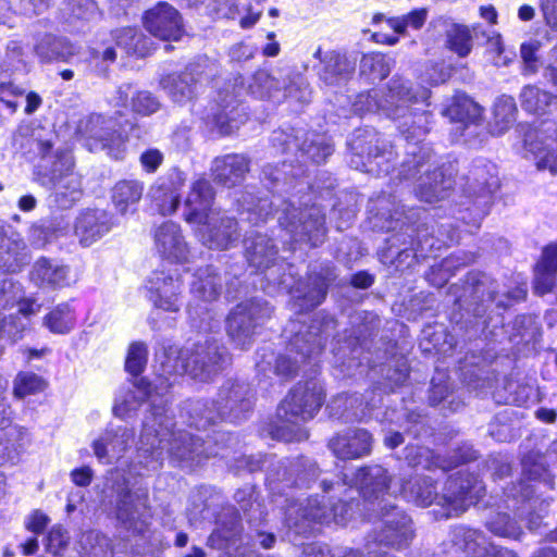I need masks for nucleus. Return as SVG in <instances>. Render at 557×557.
I'll return each mask as SVG.
<instances>
[{
    "mask_svg": "<svg viewBox=\"0 0 557 557\" xmlns=\"http://www.w3.org/2000/svg\"><path fill=\"white\" fill-rule=\"evenodd\" d=\"M516 132L525 152L532 154L536 168L557 175V114L542 120L537 125L518 123Z\"/></svg>",
    "mask_w": 557,
    "mask_h": 557,
    "instance_id": "obj_25",
    "label": "nucleus"
},
{
    "mask_svg": "<svg viewBox=\"0 0 557 557\" xmlns=\"http://www.w3.org/2000/svg\"><path fill=\"white\" fill-rule=\"evenodd\" d=\"M349 324L350 327L344 330L343 345L362 347L370 350V344L379 330V317L371 311L357 312L350 315Z\"/></svg>",
    "mask_w": 557,
    "mask_h": 557,
    "instance_id": "obj_52",
    "label": "nucleus"
},
{
    "mask_svg": "<svg viewBox=\"0 0 557 557\" xmlns=\"http://www.w3.org/2000/svg\"><path fill=\"white\" fill-rule=\"evenodd\" d=\"M259 180L272 197L261 196L252 185L235 191L232 209L238 219L255 226L275 221L292 242L320 247L327 228L325 214L315 200L332 198L337 178L325 170H317L311 178V170L306 164L277 162L264 164Z\"/></svg>",
    "mask_w": 557,
    "mask_h": 557,
    "instance_id": "obj_3",
    "label": "nucleus"
},
{
    "mask_svg": "<svg viewBox=\"0 0 557 557\" xmlns=\"http://www.w3.org/2000/svg\"><path fill=\"white\" fill-rule=\"evenodd\" d=\"M375 274L369 270H358L338 281L343 295L350 301L360 304L368 297V290L375 283Z\"/></svg>",
    "mask_w": 557,
    "mask_h": 557,
    "instance_id": "obj_64",
    "label": "nucleus"
},
{
    "mask_svg": "<svg viewBox=\"0 0 557 557\" xmlns=\"http://www.w3.org/2000/svg\"><path fill=\"white\" fill-rule=\"evenodd\" d=\"M451 548L465 557H519L513 549L486 542L484 535L467 525H456L449 533Z\"/></svg>",
    "mask_w": 557,
    "mask_h": 557,
    "instance_id": "obj_33",
    "label": "nucleus"
},
{
    "mask_svg": "<svg viewBox=\"0 0 557 557\" xmlns=\"http://www.w3.org/2000/svg\"><path fill=\"white\" fill-rule=\"evenodd\" d=\"M358 61V53L331 52L322 61L320 79L329 86H342L352 78Z\"/></svg>",
    "mask_w": 557,
    "mask_h": 557,
    "instance_id": "obj_51",
    "label": "nucleus"
},
{
    "mask_svg": "<svg viewBox=\"0 0 557 557\" xmlns=\"http://www.w3.org/2000/svg\"><path fill=\"white\" fill-rule=\"evenodd\" d=\"M374 438L363 428L348 429L336 433L327 442V448L338 460L346 461L369 456L373 449Z\"/></svg>",
    "mask_w": 557,
    "mask_h": 557,
    "instance_id": "obj_40",
    "label": "nucleus"
},
{
    "mask_svg": "<svg viewBox=\"0 0 557 557\" xmlns=\"http://www.w3.org/2000/svg\"><path fill=\"white\" fill-rule=\"evenodd\" d=\"M216 190L205 174L194 180L184 199V218L189 224L201 223L213 213Z\"/></svg>",
    "mask_w": 557,
    "mask_h": 557,
    "instance_id": "obj_39",
    "label": "nucleus"
},
{
    "mask_svg": "<svg viewBox=\"0 0 557 557\" xmlns=\"http://www.w3.org/2000/svg\"><path fill=\"white\" fill-rule=\"evenodd\" d=\"M180 414L184 422L197 431H209L221 421L213 399L187 398L180 405Z\"/></svg>",
    "mask_w": 557,
    "mask_h": 557,
    "instance_id": "obj_49",
    "label": "nucleus"
},
{
    "mask_svg": "<svg viewBox=\"0 0 557 557\" xmlns=\"http://www.w3.org/2000/svg\"><path fill=\"white\" fill-rule=\"evenodd\" d=\"M187 357L181 359L180 357H173L163 352L162 360L158 369V381L160 388L153 385L152 394L166 395L169 397V408H172V396L170 389L175 384L180 383V380L184 379V374H187Z\"/></svg>",
    "mask_w": 557,
    "mask_h": 557,
    "instance_id": "obj_59",
    "label": "nucleus"
},
{
    "mask_svg": "<svg viewBox=\"0 0 557 557\" xmlns=\"http://www.w3.org/2000/svg\"><path fill=\"white\" fill-rule=\"evenodd\" d=\"M33 147L39 156L35 175L41 186H49L74 173V159L67 149H54L51 139L35 138Z\"/></svg>",
    "mask_w": 557,
    "mask_h": 557,
    "instance_id": "obj_30",
    "label": "nucleus"
},
{
    "mask_svg": "<svg viewBox=\"0 0 557 557\" xmlns=\"http://www.w3.org/2000/svg\"><path fill=\"white\" fill-rule=\"evenodd\" d=\"M442 113L455 126V133L465 141L472 137H485L483 131L484 109L463 91H457Z\"/></svg>",
    "mask_w": 557,
    "mask_h": 557,
    "instance_id": "obj_28",
    "label": "nucleus"
},
{
    "mask_svg": "<svg viewBox=\"0 0 557 557\" xmlns=\"http://www.w3.org/2000/svg\"><path fill=\"white\" fill-rule=\"evenodd\" d=\"M460 207L461 200L456 201L451 209L454 216L435 224L422 208L406 212L389 193L371 197L367 205L370 227L374 232L391 233L377 249L380 262L389 269V273L403 274L417 263L419 256L425 257L442 246L458 245L463 233L459 223L474 228L481 226L458 219Z\"/></svg>",
    "mask_w": 557,
    "mask_h": 557,
    "instance_id": "obj_5",
    "label": "nucleus"
},
{
    "mask_svg": "<svg viewBox=\"0 0 557 557\" xmlns=\"http://www.w3.org/2000/svg\"><path fill=\"white\" fill-rule=\"evenodd\" d=\"M532 290L543 297L557 286V239L545 245L533 268Z\"/></svg>",
    "mask_w": 557,
    "mask_h": 557,
    "instance_id": "obj_50",
    "label": "nucleus"
},
{
    "mask_svg": "<svg viewBox=\"0 0 557 557\" xmlns=\"http://www.w3.org/2000/svg\"><path fill=\"white\" fill-rule=\"evenodd\" d=\"M478 256L472 251L458 249L434 264L425 272V280L431 286L444 287L460 268L475 262Z\"/></svg>",
    "mask_w": 557,
    "mask_h": 557,
    "instance_id": "obj_54",
    "label": "nucleus"
},
{
    "mask_svg": "<svg viewBox=\"0 0 557 557\" xmlns=\"http://www.w3.org/2000/svg\"><path fill=\"white\" fill-rule=\"evenodd\" d=\"M141 403L125 397L122 403H115L112 411L119 418L120 423L110 422L100 437L94 440L91 448L95 456L101 462L110 463L112 459L119 458L134 441V428L128 426V420L137 416L138 411L145 413V406Z\"/></svg>",
    "mask_w": 557,
    "mask_h": 557,
    "instance_id": "obj_22",
    "label": "nucleus"
},
{
    "mask_svg": "<svg viewBox=\"0 0 557 557\" xmlns=\"http://www.w3.org/2000/svg\"><path fill=\"white\" fill-rule=\"evenodd\" d=\"M115 106L129 109L133 115L121 111L108 116L91 113L78 122L76 132L85 138V146L91 152L104 151L113 160H123L128 136L136 126L134 115L150 116L162 108V103L149 90L122 84L116 90Z\"/></svg>",
    "mask_w": 557,
    "mask_h": 557,
    "instance_id": "obj_11",
    "label": "nucleus"
},
{
    "mask_svg": "<svg viewBox=\"0 0 557 557\" xmlns=\"http://www.w3.org/2000/svg\"><path fill=\"white\" fill-rule=\"evenodd\" d=\"M186 180V173L173 166L150 187L148 196L161 214H173L181 207L182 188Z\"/></svg>",
    "mask_w": 557,
    "mask_h": 557,
    "instance_id": "obj_36",
    "label": "nucleus"
},
{
    "mask_svg": "<svg viewBox=\"0 0 557 557\" xmlns=\"http://www.w3.org/2000/svg\"><path fill=\"white\" fill-rule=\"evenodd\" d=\"M195 224L202 244L210 249L227 250L240 237L238 220L234 216L212 213L205 222Z\"/></svg>",
    "mask_w": 557,
    "mask_h": 557,
    "instance_id": "obj_38",
    "label": "nucleus"
},
{
    "mask_svg": "<svg viewBox=\"0 0 557 557\" xmlns=\"http://www.w3.org/2000/svg\"><path fill=\"white\" fill-rule=\"evenodd\" d=\"M399 408H389L385 412V421L404 430L408 437L417 441H426L435 433L432 417L425 408H408L405 397L399 398Z\"/></svg>",
    "mask_w": 557,
    "mask_h": 557,
    "instance_id": "obj_35",
    "label": "nucleus"
},
{
    "mask_svg": "<svg viewBox=\"0 0 557 557\" xmlns=\"http://www.w3.org/2000/svg\"><path fill=\"white\" fill-rule=\"evenodd\" d=\"M371 511L358 516L361 519H375V527L369 537L379 544L397 550L406 549L414 537L411 517L396 502L375 503Z\"/></svg>",
    "mask_w": 557,
    "mask_h": 557,
    "instance_id": "obj_20",
    "label": "nucleus"
},
{
    "mask_svg": "<svg viewBox=\"0 0 557 557\" xmlns=\"http://www.w3.org/2000/svg\"><path fill=\"white\" fill-rule=\"evenodd\" d=\"M246 94L260 100L280 101L282 98L295 113H300L311 99L308 79L299 72L289 73L281 81L259 70L250 77L247 89L245 78L238 74L215 91L212 120L221 135H231L247 122L249 107L244 99Z\"/></svg>",
    "mask_w": 557,
    "mask_h": 557,
    "instance_id": "obj_8",
    "label": "nucleus"
},
{
    "mask_svg": "<svg viewBox=\"0 0 557 557\" xmlns=\"http://www.w3.org/2000/svg\"><path fill=\"white\" fill-rule=\"evenodd\" d=\"M274 306L263 297L252 296L238 302L225 318V331L236 348L248 350L258 330L271 319Z\"/></svg>",
    "mask_w": 557,
    "mask_h": 557,
    "instance_id": "obj_21",
    "label": "nucleus"
},
{
    "mask_svg": "<svg viewBox=\"0 0 557 557\" xmlns=\"http://www.w3.org/2000/svg\"><path fill=\"white\" fill-rule=\"evenodd\" d=\"M115 225V216L111 211L100 208H86L75 219L74 232L84 247L107 235Z\"/></svg>",
    "mask_w": 557,
    "mask_h": 557,
    "instance_id": "obj_42",
    "label": "nucleus"
},
{
    "mask_svg": "<svg viewBox=\"0 0 557 557\" xmlns=\"http://www.w3.org/2000/svg\"><path fill=\"white\" fill-rule=\"evenodd\" d=\"M339 271L329 259H317L308 263L307 283L293 296L296 314L284 329L288 338L286 352L273 357L274 373L283 380L294 379L301 366L308 367V377L298 382L278 404L275 419L269 423L273 440L290 442L298 425L314 418L325 401V388L321 380L319 358L326 343L338 326L334 314L318 308L330 289L338 287Z\"/></svg>",
    "mask_w": 557,
    "mask_h": 557,
    "instance_id": "obj_2",
    "label": "nucleus"
},
{
    "mask_svg": "<svg viewBox=\"0 0 557 557\" xmlns=\"http://www.w3.org/2000/svg\"><path fill=\"white\" fill-rule=\"evenodd\" d=\"M100 15L95 0H64L61 8V18L65 30L72 34L84 33V27L96 21Z\"/></svg>",
    "mask_w": 557,
    "mask_h": 557,
    "instance_id": "obj_55",
    "label": "nucleus"
},
{
    "mask_svg": "<svg viewBox=\"0 0 557 557\" xmlns=\"http://www.w3.org/2000/svg\"><path fill=\"white\" fill-rule=\"evenodd\" d=\"M520 465V479L504 488L506 508L517 515L523 513L525 505L531 507V502L536 497L539 487L555 488V474L546 454L537 449L528 450L522 455Z\"/></svg>",
    "mask_w": 557,
    "mask_h": 557,
    "instance_id": "obj_19",
    "label": "nucleus"
},
{
    "mask_svg": "<svg viewBox=\"0 0 557 557\" xmlns=\"http://www.w3.org/2000/svg\"><path fill=\"white\" fill-rule=\"evenodd\" d=\"M478 472L461 469L451 474L445 484V493L437 491V481L429 475L418 474L403 478L401 496L420 507L433 504L454 507L463 512L470 506H478L485 496L483 478L503 480L512 473V458L505 453H491L478 465Z\"/></svg>",
    "mask_w": 557,
    "mask_h": 557,
    "instance_id": "obj_9",
    "label": "nucleus"
},
{
    "mask_svg": "<svg viewBox=\"0 0 557 557\" xmlns=\"http://www.w3.org/2000/svg\"><path fill=\"white\" fill-rule=\"evenodd\" d=\"M169 397L157 396L141 420V430L134 460V474L116 472L104 494V505L120 529L132 535H144L149 529V495L144 475L158 471L165 450L180 461H194L201 454L205 438L176 430V419L169 408Z\"/></svg>",
    "mask_w": 557,
    "mask_h": 557,
    "instance_id": "obj_4",
    "label": "nucleus"
},
{
    "mask_svg": "<svg viewBox=\"0 0 557 557\" xmlns=\"http://www.w3.org/2000/svg\"><path fill=\"white\" fill-rule=\"evenodd\" d=\"M148 346L141 341L132 342L128 346L124 369L133 377V391H129L125 397L131 400L141 403L145 406V412L149 411V405L158 394H152L153 384L143 373L148 362Z\"/></svg>",
    "mask_w": 557,
    "mask_h": 557,
    "instance_id": "obj_31",
    "label": "nucleus"
},
{
    "mask_svg": "<svg viewBox=\"0 0 557 557\" xmlns=\"http://www.w3.org/2000/svg\"><path fill=\"white\" fill-rule=\"evenodd\" d=\"M467 391L451 380L447 371L436 369L428 388V404L442 416L448 417L466 406Z\"/></svg>",
    "mask_w": 557,
    "mask_h": 557,
    "instance_id": "obj_32",
    "label": "nucleus"
},
{
    "mask_svg": "<svg viewBox=\"0 0 557 557\" xmlns=\"http://www.w3.org/2000/svg\"><path fill=\"white\" fill-rule=\"evenodd\" d=\"M143 24L148 33L168 44L165 51H171V41H180L186 34L183 16L172 4L159 1L143 14Z\"/></svg>",
    "mask_w": 557,
    "mask_h": 557,
    "instance_id": "obj_29",
    "label": "nucleus"
},
{
    "mask_svg": "<svg viewBox=\"0 0 557 557\" xmlns=\"http://www.w3.org/2000/svg\"><path fill=\"white\" fill-rule=\"evenodd\" d=\"M154 243L160 256L171 264L183 265L188 261L189 249L180 224L163 222L156 230Z\"/></svg>",
    "mask_w": 557,
    "mask_h": 557,
    "instance_id": "obj_43",
    "label": "nucleus"
},
{
    "mask_svg": "<svg viewBox=\"0 0 557 557\" xmlns=\"http://www.w3.org/2000/svg\"><path fill=\"white\" fill-rule=\"evenodd\" d=\"M480 453L469 442L458 444L448 455H440L428 446L408 444L404 447L397 459L413 470L435 471L443 473L453 471L457 467L469 465L479 460Z\"/></svg>",
    "mask_w": 557,
    "mask_h": 557,
    "instance_id": "obj_23",
    "label": "nucleus"
},
{
    "mask_svg": "<svg viewBox=\"0 0 557 557\" xmlns=\"http://www.w3.org/2000/svg\"><path fill=\"white\" fill-rule=\"evenodd\" d=\"M349 165L361 172L387 175L395 170L392 163L394 146L386 136L371 125L355 128L347 137Z\"/></svg>",
    "mask_w": 557,
    "mask_h": 557,
    "instance_id": "obj_18",
    "label": "nucleus"
},
{
    "mask_svg": "<svg viewBox=\"0 0 557 557\" xmlns=\"http://www.w3.org/2000/svg\"><path fill=\"white\" fill-rule=\"evenodd\" d=\"M113 39L117 48L129 57L146 58L154 49L151 36L146 35L137 27H123L113 33Z\"/></svg>",
    "mask_w": 557,
    "mask_h": 557,
    "instance_id": "obj_60",
    "label": "nucleus"
},
{
    "mask_svg": "<svg viewBox=\"0 0 557 557\" xmlns=\"http://www.w3.org/2000/svg\"><path fill=\"white\" fill-rule=\"evenodd\" d=\"M493 122L490 124V132L493 136L504 135L517 121L518 107L516 99L503 94L495 98L493 108Z\"/></svg>",
    "mask_w": 557,
    "mask_h": 557,
    "instance_id": "obj_62",
    "label": "nucleus"
},
{
    "mask_svg": "<svg viewBox=\"0 0 557 557\" xmlns=\"http://www.w3.org/2000/svg\"><path fill=\"white\" fill-rule=\"evenodd\" d=\"M448 293L454 297V304L448 313L451 332L448 331V327L444 324H426L421 331L420 348L424 354H433L437 355L438 357L449 356L453 355L456 350H459V354H462V357H459L457 362L462 382L474 388L484 386L486 383L483 382V379H476L472 381L470 380V376L467 377V375L462 373L461 363L466 358L465 341L462 336L463 331L457 330V324L451 321V314L457 307L458 299L450 293V287L448 288Z\"/></svg>",
    "mask_w": 557,
    "mask_h": 557,
    "instance_id": "obj_24",
    "label": "nucleus"
},
{
    "mask_svg": "<svg viewBox=\"0 0 557 557\" xmlns=\"http://www.w3.org/2000/svg\"><path fill=\"white\" fill-rule=\"evenodd\" d=\"M409 377L410 368L408 359L406 358V376L401 382H394L393 377L387 380L384 375H382V379L377 377V382L369 381L372 388L371 391H367L366 394H362L363 406L361 408L366 413L363 422L372 418H382L385 420V412L389 410V408H398L397 406L392 405L389 395L395 394L396 388L404 386L408 382Z\"/></svg>",
    "mask_w": 557,
    "mask_h": 557,
    "instance_id": "obj_41",
    "label": "nucleus"
},
{
    "mask_svg": "<svg viewBox=\"0 0 557 557\" xmlns=\"http://www.w3.org/2000/svg\"><path fill=\"white\" fill-rule=\"evenodd\" d=\"M184 281L178 269L156 270L147 280L145 296L153 304L154 308L174 312L178 310L177 299L181 283Z\"/></svg>",
    "mask_w": 557,
    "mask_h": 557,
    "instance_id": "obj_34",
    "label": "nucleus"
},
{
    "mask_svg": "<svg viewBox=\"0 0 557 557\" xmlns=\"http://www.w3.org/2000/svg\"><path fill=\"white\" fill-rule=\"evenodd\" d=\"M208 79L205 64L198 61L189 63L183 72L162 77L161 85L174 102L182 104L191 100L198 92V88Z\"/></svg>",
    "mask_w": 557,
    "mask_h": 557,
    "instance_id": "obj_37",
    "label": "nucleus"
},
{
    "mask_svg": "<svg viewBox=\"0 0 557 557\" xmlns=\"http://www.w3.org/2000/svg\"><path fill=\"white\" fill-rule=\"evenodd\" d=\"M362 406V394L344 392L332 397L326 410L333 420L344 423L363 422L366 413Z\"/></svg>",
    "mask_w": 557,
    "mask_h": 557,
    "instance_id": "obj_58",
    "label": "nucleus"
},
{
    "mask_svg": "<svg viewBox=\"0 0 557 557\" xmlns=\"http://www.w3.org/2000/svg\"><path fill=\"white\" fill-rule=\"evenodd\" d=\"M344 476L342 472L322 470L314 458L306 455L281 459L277 481L281 482L284 496L281 497V504L274 506L283 511L288 530L308 539L321 532L323 525L330 527L332 523L317 521L309 532H302L290 523L289 518L300 523L302 515L299 509L307 507L309 498L313 496H318L327 508L332 503H337V496L345 490Z\"/></svg>",
    "mask_w": 557,
    "mask_h": 557,
    "instance_id": "obj_10",
    "label": "nucleus"
},
{
    "mask_svg": "<svg viewBox=\"0 0 557 557\" xmlns=\"http://www.w3.org/2000/svg\"><path fill=\"white\" fill-rule=\"evenodd\" d=\"M233 499L239 509L210 485H201L190 497L191 513L215 523L207 545L221 550L220 557H252L249 548H273L276 535L265 530L268 509L260 487L247 483L235 491Z\"/></svg>",
    "mask_w": 557,
    "mask_h": 557,
    "instance_id": "obj_6",
    "label": "nucleus"
},
{
    "mask_svg": "<svg viewBox=\"0 0 557 557\" xmlns=\"http://www.w3.org/2000/svg\"><path fill=\"white\" fill-rule=\"evenodd\" d=\"M33 49L41 63H69L75 55L74 47L70 40L51 33L35 37Z\"/></svg>",
    "mask_w": 557,
    "mask_h": 557,
    "instance_id": "obj_57",
    "label": "nucleus"
},
{
    "mask_svg": "<svg viewBox=\"0 0 557 557\" xmlns=\"http://www.w3.org/2000/svg\"><path fill=\"white\" fill-rule=\"evenodd\" d=\"M395 65V60L385 53H363L359 61V74L370 84L385 79Z\"/></svg>",
    "mask_w": 557,
    "mask_h": 557,
    "instance_id": "obj_63",
    "label": "nucleus"
},
{
    "mask_svg": "<svg viewBox=\"0 0 557 557\" xmlns=\"http://www.w3.org/2000/svg\"><path fill=\"white\" fill-rule=\"evenodd\" d=\"M383 116L396 120L408 111L412 103L418 102V94L411 81L394 75L387 83L386 90L381 95Z\"/></svg>",
    "mask_w": 557,
    "mask_h": 557,
    "instance_id": "obj_46",
    "label": "nucleus"
},
{
    "mask_svg": "<svg viewBox=\"0 0 557 557\" xmlns=\"http://www.w3.org/2000/svg\"><path fill=\"white\" fill-rule=\"evenodd\" d=\"M521 109L540 119L557 114V95L536 85H525L519 94Z\"/></svg>",
    "mask_w": 557,
    "mask_h": 557,
    "instance_id": "obj_53",
    "label": "nucleus"
},
{
    "mask_svg": "<svg viewBox=\"0 0 557 557\" xmlns=\"http://www.w3.org/2000/svg\"><path fill=\"white\" fill-rule=\"evenodd\" d=\"M330 337L336 341L338 347H334L335 367L344 377L355 382L374 381L377 377L401 382L406 376V357L397 352L396 344H391L385 349H376L375 354L362 347H352L341 344L339 333L335 330Z\"/></svg>",
    "mask_w": 557,
    "mask_h": 557,
    "instance_id": "obj_15",
    "label": "nucleus"
},
{
    "mask_svg": "<svg viewBox=\"0 0 557 557\" xmlns=\"http://www.w3.org/2000/svg\"><path fill=\"white\" fill-rule=\"evenodd\" d=\"M51 189L47 201L50 209L69 210L83 197L82 180L77 174L63 176L61 180L46 186Z\"/></svg>",
    "mask_w": 557,
    "mask_h": 557,
    "instance_id": "obj_56",
    "label": "nucleus"
},
{
    "mask_svg": "<svg viewBox=\"0 0 557 557\" xmlns=\"http://www.w3.org/2000/svg\"><path fill=\"white\" fill-rule=\"evenodd\" d=\"M347 475L344 476L346 481ZM357 487L347 486L342 495L337 496V503H332L327 508L319 500L318 496L309 498L308 506L299 509L302 520H290L297 530L309 532L313 525L312 522L334 523L345 527L358 516L371 511V507H376L375 503L395 502L396 497L389 494L392 474L388 469L381 465H364L360 467L355 474Z\"/></svg>",
    "mask_w": 557,
    "mask_h": 557,
    "instance_id": "obj_12",
    "label": "nucleus"
},
{
    "mask_svg": "<svg viewBox=\"0 0 557 557\" xmlns=\"http://www.w3.org/2000/svg\"><path fill=\"white\" fill-rule=\"evenodd\" d=\"M404 145V157L399 163L400 180H418L417 191L424 202L435 203L447 199L459 172V161L451 154L437 158L432 146L424 141L434 123L432 111L409 107L395 120Z\"/></svg>",
    "mask_w": 557,
    "mask_h": 557,
    "instance_id": "obj_7",
    "label": "nucleus"
},
{
    "mask_svg": "<svg viewBox=\"0 0 557 557\" xmlns=\"http://www.w3.org/2000/svg\"><path fill=\"white\" fill-rule=\"evenodd\" d=\"M244 256L248 267L255 270L252 284L268 296L289 294L296 282V267L280 257L274 238L259 231L246 232Z\"/></svg>",
    "mask_w": 557,
    "mask_h": 557,
    "instance_id": "obj_14",
    "label": "nucleus"
},
{
    "mask_svg": "<svg viewBox=\"0 0 557 557\" xmlns=\"http://www.w3.org/2000/svg\"><path fill=\"white\" fill-rule=\"evenodd\" d=\"M428 18L425 8H414L406 14L391 15L389 13L376 12L372 15L370 25L377 28L376 32L363 29V35H370L369 39L375 44L389 47L396 46L400 38L409 35V30H419Z\"/></svg>",
    "mask_w": 557,
    "mask_h": 557,
    "instance_id": "obj_27",
    "label": "nucleus"
},
{
    "mask_svg": "<svg viewBox=\"0 0 557 557\" xmlns=\"http://www.w3.org/2000/svg\"><path fill=\"white\" fill-rule=\"evenodd\" d=\"M256 391L243 379H226L213 399L221 421L242 424L249 420L256 406Z\"/></svg>",
    "mask_w": 557,
    "mask_h": 557,
    "instance_id": "obj_26",
    "label": "nucleus"
},
{
    "mask_svg": "<svg viewBox=\"0 0 557 557\" xmlns=\"http://www.w3.org/2000/svg\"><path fill=\"white\" fill-rule=\"evenodd\" d=\"M280 461L275 454L257 453L244 456L237 461V467L247 470L249 473L265 472V485L269 491L271 503L281 504L282 486L280 479Z\"/></svg>",
    "mask_w": 557,
    "mask_h": 557,
    "instance_id": "obj_44",
    "label": "nucleus"
},
{
    "mask_svg": "<svg viewBox=\"0 0 557 557\" xmlns=\"http://www.w3.org/2000/svg\"><path fill=\"white\" fill-rule=\"evenodd\" d=\"M272 148L282 154H290L282 162L319 166L327 162L335 148L331 137L309 132L299 120L285 122L270 135Z\"/></svg>",
    "mask_w": 557,
    "mask_h": 557,
    "instance_id": "obj_16",
    "label": "nucleus"
},
{
    "mask_svg": "<svg viewBox=\"0 0 557 557\" xmlns=\"http://www.w3.org/2000/svg\"><path fill=\"white\" fill-rule=\"evenodd\" d=\"M188 317L197 338L187 355V374L201 383L212 382L232 361L223 341L221 319L207 307L191 305Z\"/></svg>",
    "mask_w": 557,
    "mask_h": 557,
    "instance_id": "obj_13",
    "label": "nucleus"
},
{
    "mask_svg": "<svg viewBox=\"0 0 557 557\" xmlns=\"http://www.w3.org/2000/svg\"><path fill=\"white\" fill-rule=\"evenodd\" d=\"M69 267L61 264L58 260L40 257L34 264L30 272L32 280L40 285L51 288L66 286Z\"/></svg>",
    "mask_w": 557,
    "mask_h": 557,
    "instance_id": "obj_61",
    "label": "nucleus"
},
{
    "mask_svg": "<svg viewBox=\"0 0 557 557\" xmlns=\"http://www.w3.org/2000/svg\"><path fill=\"white\" fill-rule=\"evenodd\" d=\"M189 292L194 298L210 304L219 299L223 288L222 271L214 264H207L195 270L190 275ZM197 305L196 307H199ZM207 307V305H201Z\"/></svg>",
    "mask_w": 557,
    "mask_h": 557,
    "instance_id": "obj_47",
    "label": "nucleus"
},
{
    "mask_svg": "<svg viewBox=\"0 0 557 557\" xmlns=\"http://www.w3.org/2000/svg\"><path fill=\"white\" fill-rule=\"evenodd\" d=\"M462 178L465 184L458 219L479 226L490 213L495 194L500 187L498 168L488 159L478 157L471 161L468 173Z\"/></svg>",
    "mask_w": 557,
    "mask_h": 557,
    "instance_id": "obj_17",
    "label": "nucleus"
},
{
    "mask_svg": "<svg viewBox=\"0 0 557 557\" xmlns=\"http://www.w3.org/2000/svg\"><path fill=\"white\" fill-rule=\"evenodd\" d=\"M450 293L458 299L451 321L463 331L466 358L461 369L470 380L483 379L490 384L510 373L518 360L517 351L529 356L541 348L543 326L539 313L523 312L507 324L504 322V313L528 298L524 277L518 275L513 285L500 293L495 277L473 269L450 285Z\"/></svg>",
    "mask_w": 557,
    "mask_h": 557,
    "instance_id": "obj_1",
    "label": "nucleus"
},
{
    "mask_svg": "<svg viewBox=\"0 0 557 557\" xmlns=\"http://www.w3.org/2000/svg\"><path fill=\"white\" fill-rule=\"evenodd\" d=\"M29 262V250L21 235L0 220V270L17 273Z\"/></svg>",
    "mask_w": 557,
    "mask_h": 557,
    "instance_id": "obj_45",
    "label": "nucleus"
},
{
    "mask_svg": "<svg viewBox=\"0 0 557 557\" xmlns=\"http://www.w3.org/2000/svg\"><path fill=\"white\" fill-rule=\"evenodd\" d=\"M249 170L250 159L239 153L216 157L210 168L213 181L227 188L239 185Z\"/></svg>",
    "mask_w": 557,
    "mask_h": 557,
    "instance_id": "obj_48",
    "label": "nucleus"
}]
</instances>
